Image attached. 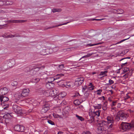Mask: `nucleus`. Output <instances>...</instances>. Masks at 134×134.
I'll use <instances>...</instances> for the list:
<instances>
[{"instance_id": "26", "label": "nucleus", "mask_w": 134, "mask_h": 134, "mask_svg": "<svg viewBox=\"0 0 134 134\" xmlns=\"http://www.w3.org/2000/svg\"><path fill=\"white\" fill-rule=\"evenodd\" d=\"M101 112V110H98V111H94L93 112V114L94 115L97 116H99L100 115V114Z\"/></svg>"}, {"instance_id": "62", "label": "nucleus", "mask_w": 134, "mask_h": 134, "mask_svg": "<svg viewBox=\"0 0 134 134\" xmlns=\"http://www.w3.org/2000/svg\"><path fill=\"white\" fill-rule=\"evenodd\" d=\"M101 19H94L92 20H97V21H99Z\"/></svg>"}, {"instance_id": "57", "label": "nucleus", "mask_w": 134, "mask_h": 134, "mask_svg": "<svg viewBox=\"0 0 134 134\" xmlns=\"http://www.w3.org/2000/svg\"><path fill=\"white\" fill-rule=\"evenodd\" d=\"M113 123H111V125H110L109 127H108V128L109 129L113 127Z\"/></svg>"}, {"instance_id": "42", "label": "nucleus", "mask_w": 134, "mask_h": 134, "mask_svg": "<svg viewBox=\"0 0 134 134\" xmlns=\"http://www.w3.org/2000/svg\"><path fill=\"white\" fill-rule=\"evenodd\" d=\"M117 104V102L116 101H113L111 104V106L112 107H113V106H114L116 105Z\"/></svg>"}, {"instance_id": "30", "label": "nucleus", "mask_w": 134, "mask_h": 134, "mask_svg": "<svg viewBox=\"0 0 134 134\" xmlns=\"http://www.w3.org/2000/svg\"><path fill=\"white\" fill-rule=\"evenodd\" d=\"M88 54L87 55H85L83 56V57H82L79 60H80L81 59H82L84 58H86L88 57L91 56L92 54Z\"/></svg>"}, {"instance_id": "28", "label": "nucleus", "mask_w": 134, "mask_h": 134, "mask_svg": "<svg viewBox=\"0 0 134 134\" xmlns=\"http://www.w3.org/2000/svg\"><path fill=\"white\" fill-rule=\"evenodd\" d=\"M94 117L93 116H91L90 119L88 120V123H92L94 121Z\"/></svg>"}, {"instance_id": "55", "label": "nucleus", "mask_w": 134, "mask_h": 134, "mask_svg": "<svg viewBox=\"0 0 134 134\" xmlns=\"http://www.w3.org/2000/svg\"><path fill=\"white\" fill-rule=\"evenodd\" d=\"M77 108L78 109H83V106L82 105H80L79 107L78 108Z\"/></svg>"}, {"instance_id": "56", "label": "nucleus", "mask_w": 134, "mask_h": 134, "mask_svg": "<svg viewBox=\"0 0 134 134\" xmlns=\"http://www.w3.org/2000/svg\"><path fill=\"white\" fill-rule=\"evenodd\" d=\"M102 99L103 100H105V97L104 96H102L101 97H99L98 98L100 100H102Z\"/></svg>"}, {"instance_id": "9", "label": "nucleus", "mask_w": 134, "mask_h": 134, "mask_svg": "<svg viewBox=\"0 0 134 134\" xmlns=\"http://www.w3.org/2000/svg\"><path fill=\"white\" fill-rule=\"evenodd\" d=\"M24 126L20 125H15L14 127V130L15 131L21 132H24Z\"/></svg>"}, {"instance_id": "27", "label": "nucleus", "mask_w": 134, "mask_h": 134, "mask_svg": "<svg viewBox=\"0 0 134 134\" xmlns=\"http://www.w3.org/2000/svg\"><path fill=\"white\" fill-rule=\"evenodd\" d=\"M84 80V78L82 77L77 78L76 80L77 81H78L80 82L81 83H82L83 82Z\"/></svg>"}, {"instance_id": "46", "label": "nucleus", "mask_w": 134, "mask_h": 134, "mask_svg": "<svg viewBox=\"0 0 134 134\" xmlns=\"http://www.w3.org/2000/svg\"><path fill=\"white\" fill-rule=\"evenodd\" d=\"M31 69V68L27 67L25 69V71L26 72H28L29 71L30 72V71Z\"/></svg>"}, {"instance_id": "14", "label": "nucleus", "mask_w": 134, "mask_h": 134, "mask_svg": "<svg viewBox=\"0 0 134 134\" xmlns=\"http://www.w3.org/2000/svg\"><path fill=\"white\" fill-rule=\"evenodd\" d=\"M8 23H24L26 21V20H10L7 21Z\"/></svg>"}, {"instance_id": "59", "label": "nucleus", "mask_w": 134, "mask_h": 134, "mask_svg": "<svg viewBox=\"0 0 134 134\" xmlns=\"http://www.w3.org/2000/svg\"><path fill=\"white\" fill-rule=\"evenodd\" d=\"M112 29L111 28H109L107 29V32H110V31H111L112 30Z\"/></svg>"}, {"instance_id": "64", "label": "nucleus", "mask_w": 134, "mask_h": 134, "mask_svg": "<svg viewBox=\"0 0 134 134\" xmlns=\"http://www.w3.org/2000/svg\"><path fill=\"white\" fill-rule=\"evenodd\" d=\"M53 116L55 118H58V117L55 114H53Z\"/></svg>"}, {"instance_id": "47", "label": "nucleus", "mask_w": 134, "mask_h": 134, "mask_svg": "<svg viewBox=\"0 0 134 134\" xmlns=\"http://www.w3.org/2000/svg\"><path fill=\"white\" fill-rule=\"evenodd\" d=\"M48 122L49 124L52 125H54L55 124L54 122L51 120H49L48 121Z\"/></svg>"}, {"instance_id": "25", "label": "nucleus", "mask_w": 134, "mask_h": 134, "mask_svg": "<svg viewBox=\"0 0 134 134\" xmlns=\"http://www.w3.org/2000/svg\"><path fill=\"white\" fill-rule=\"evenodd\" d=\"M37 74L39 76L41 77V79H44V77L43 76L44 75H46L45 74H44L43 72H38L37 73Z\"/></svg>"}, {"instance_id": "16", "label": "nucleus", "mask_w": 134, "mask_h": 134, "mask_svg": "<svg viewBox=\"0 0 134 134\" xmlns=\"http://www.w3.org/2000/svg\"><path fill=\"white\" fill-rule=\"evenodd\" d=\"M9 99L7 97L0 96V100L2 103H4V102L8 101Z\"/></svg>"}, {"instance_id": "4", "label": "nucleus", "mask_w": 134, "mask_h": 134, "mask_svg": "<svg viewBox=\"0 0 134 134\" xmlns=\"http://www.w3.org/2000/svg\"><path fill=\"white\" fill-rule=\"evenodd\" d=\"M97 132L98 133L102 134H107L108 132L107 129L106 127L100 126H99L97 128Z\"/></svg>"}, {"instance_id": "61", "label": "nucleus", "mask_w": 134, "mask_h": 134, "mask_svg": "<svg viewBox=\"0 0 134 134\" xmlns=\"http://www.w3.org/2000/svg\"><path fill=\"white\" fill-rule=\"evenodd\" d=\"M63 133V132L62 131H59L58 132L57 134H62Z\"/></svg>"}, {"instance_id": "29", "label": "nucleus", "mask_w": 134, "mask_h": 134, "mask_svg": "<svg viewBox=\"0 0 134 134\" xmlns=\"http://www.w3.org/2000/svg\"><path fill=\"white\" fill-rule=\"evenodd\" d=\"M64 68V65L63 64H62L59 65L57 67V69L58 70H60L63 69Z\"/></svg>"}, {"instance_id": "20", "label": "nucleus", "mask_w": 134, "mask_h": 134, "mask_svg": "<svg viewBox=\"0 0 134 134\" xmlns=\"http://www.w3.org/2000/svg\"><path fill=\"white\" fill-rule=\"evenodd\" d=\"M39 70V68H35L34 69H32L31 68V69L30 71V74L31 75H34L36 73L37 71Z\"/></svg>"}, {"instance_id": "48", "label": "nucleus", "mask_w": 134, "mask_h": 134, "mask_svg": "<svg viewBox=\"0 0 134 134\" xmlns=\"http://www.w3.org/2000/svg\"><path fill=\"white\" fill-rule=\"evenodd\" d=\"M99 44V43H95L93 44H92L91 43L88 44H87V45L89 46H94L98 45Z\"/></svg>"}, {"instance_id": "51", "label": "nucleus", "mask_w": 134, "mask_h": 134, "mask_svg": "<svg viewBox=\"0 0 134 134\" xmlns=\"http://www.w3.org/2000/svg\"><path fill=\"white\" fill-rule=\"evenodd\" d=\"M130 58H131V57H126V58H122L119 61L120 62H121V61L123 60H126L127 59H130Z\"/></svg>"}, {"instance_id": "35", "label": "nucleus", "mask_w": 134, "mask_h": 134, "mask_svg": "<svg viewBox=\"0 0 134 134\" xmlns=\"http://www.w3.org/2000/svg\"><path fill=\"white\" fill-rule=\"evenodd\" d=\"M129 68L127 67H125L123 68V71L124 73H126L129 71Z\"/></svg>"}, {"instance_id": "32", "label": "nucleus", "mask_w": 134, "mask_h": 134, "mask_svg": "<svg viewBox=\"0 0 134 134\" xmlns=\"http://www.w3.org/2000/svg\"><path fill=\"white\" fill-rule=\"evenodd\" d=\"M74 103L76 105H79L81 104V102L78 100H74Z\"/></svg>"}, {"instance_id": "21", "label": "nucleus", "mask_w": 134, "mask_h": 134, "mask_svg": "<svg viewBox=\"0 0 134 134\" xmlns=\"http://www.w3.org/2000/svg\"><path fill=\"white\" fill-rule=\"evenodd\" d=\"M2 37L4 38H12L15 36H17V35H16V34L15 35H13L12 34H3L2 35Z\"/></svg>"}, {"instance_id": "40", "label": "nucleus", "mask_w": 134, "mask_h": 134, "mask_svg": "<svg viewBox=\"0 0 134 134\" xmlns=\"http://www.w3.org/2000/svg\"><path fill=\"white\" fill-rule=\"evenodd\" d=\"M129 94V93L126 94V96L124 97V99L125 100H127L130 97V96L128 95Z\"/></svg>"}, {"instance_id": "19", "label": "nucleus", "mask_w": 134, "mask_h": 134, "mask_svg": "<svg viewBox=\"0 0 134 134\" xmlns=\"http://www.w3.org/2000/svg\"><path fill=\"white\" fill-rule=\"evenodd\" d=\"M15 60L14 59L9 60V62L8 63V65L10 67H12L15 65Z\"/></svg>"}, {"instance_id": "49", "label": "nucleus", "mask_w": 134, "mask_h": 134, "mask_svg": "<svg viewBox=\"0 0 134 134\" xmlns=\"http://www.w3.org/2000/svg\"><path fill=\"white\" fill-rule=\"evenodd\" d=\"M94 86H90L88 88V90L90 91L94 89Z\"/></svg>"}, {"instance_id": "41", "label": "nucleus", "mask_w": 134, "mask_h": 134, "mask_svg": "<svg viewBox=\"0 0 134 134\" xmlns=\"http://www.w3.org/2000/svg\"><path fill=\"white\" fill-rule=\"evenodd\" d=\"M68 23H69V22H68L67 23H65V24H60V25H55V26H53L52 27H50L49 28V29H50V28H52V27H57L58 26H61L62 25H66V24H67Z\"/></svg>"}, {"instance_id": "58", "label": "nucleus", "mask_w": 134, "mask_h": 134, "mask_svg": "<svg viewBox=\"0 0 134 134\" xmlns=\"http://www.w3.org/2000/svg\"><path fill=\"white\" fill-rule=\"evenodd\" d=\"M87 87L86 86H84L82 88V90H83L84 91H85V90L87 88Z\"/></svg>"}, {"instance_id": "60", "label": "nucleus", "mask_w": 134, "mask_h": 134, "mask_svg": "<svg viewBox=\"0 0 134 134\" xmlns=\"http://www.w3.org/2000/svg\"><path fill=\"white\" fill-rule=\"evenodd\" d=\"M80 95L79 94V93H77L75 94V96H74V97H77V96H80Z\"/></svg>"}, {"instance_id": "53", "label": "nucleus", "mask_w": 134, "mask_h": 134, "mask_svg": "<svg viewBox=\"0 0 134 134\" xmlns=\"http://www.w3.org/2000/svg\"><path fill=\"white\" fill-rule=\"evenodd\" d=\"M33 80H34L35 82H37L40 81V79L38 78H35L33 79Z\"/></svg>"}, {"instance_id": "43", "label": "nucleus", "mask_w": 134, "mask_h": 134, "mask_svg": "<svg viewBox=\"0 0 134 134\" xmlns=\"http://www.w3.org/2000/svg\"><path fill=\"white\" fill-rule=\"evenodd\" d=\"M102 90L101 89H99L98 90L96 91V92H97V94L98 95H100V93L102 92Z\"/></svg>"}, {"instance_id": "23", "label": "nucleus", "mask_w": 134, "mask_h": 134, "mask_svg": "<svg viewBox=\"0 0 134 134\" xmlns=\"http://www.w3.org/2000/svg\"><path fill=\"white\" fill-rule=\"evenodd\" d=\"M108 73L107 71H101L99 74L98 75V76H103L102 77H101L99 78H101L102 77H103L104 76H107V75L106 74Z\"/></svg>"}, {"instance_id": "17", "label": "nucleus", "mask_w": 134, "mask_h": 134, "mask_svg": "<svg viewBox=\"0 0 134 134\" xmlns=\"http://www.w3.org/2000/svg\"><path fill=\"white\" fill-rule=\"evenodd\" d=\"M107 122L108 123H114V120L113 119V117L111 115L107 117Z\"/></svg>"}, {"instance_id": "31", "label": "nucleus", "mask_w": 134, "mask_h": 134, "mask_svg": "<svg viewBox=\"0 0 134 134\" xmlns=\"http://www.w3.org/2000/svg\"><path fill=\"white\" fill-rule=\"evenodd\" d=\"M62 9H54L52 10V12L53 13H55L57 12H60L61 11Z\"/></svg>"}, {"instance_id": "36", "label": "nucleus", "mask_w": 134, "mask_h": 134, "mask_svg": "<svg viewBox=\"0 0 134 134\" xmlns=\"http://www.w3.org/2000/svg\"><path fill=\"white\" fill-rule=\"evenodd\" d=\"M76 116L81 121H83L84 120V119L82 116H79L77 115H76Z\"/></svg>"}, {"instance_id": "22", "label": "nucleus", "mask_w": 134, "mask_h": 134, "mask_svg": "<svg viewBox=\"0 0 134 134\" xmlns=\"http://www.w3.org/2000/svg\"><path fill=\"white\" fill-rule=\"evenodd\" d=\"M134 36V35H132V36ZM131 36H130L129 35H125L124 36V37L126 38H125L124 39H123L122 40H121V41L119 42H118V43H117V44L120 43H121L122 42H123V41L129 38Z\"/></svg>"}, {"instance_id": "52", "label": "nucleus", "mask_w": 134, "mask_h": 134, "mask_svg": "<svg viewBox=\"0 0 134 134\" xmlns=\"http://www.w3.org/2000/svg\"><path fill=\"white\" fill-rule=\"evenodd\" d=\"M109 83L108 84L109 85H111L113 84L114 83L113 81L111 79H110L109 80Z\"/></svg>"}, {"instance_id": "34", "label": "nucleus", "mask_w": 134, "mask_h": 134, "mask_svg": "<svg viewBox=\"0 0 134 134\" xmlns=\"http://www.w3.org/2000/svg\"><path fill=\"white\" fill-rule=\"evenodd\" d=\"M123 60L124 61H123L121 62V64L122 65L121 66H123L124 65L127 63V60Z\"/></svg>"}, {"instance_id": "54", "label": "nucleus", "mask_w": 134, "mask_h": 134, "mask_svg": "<svg viewBox=\"0 0 134 134\" xmlns=\"http://www.w3.org/2000/svg\"><path fill=\"white\" fill-rule=\"evenodd\" d=\"M130 124L131 126V128L132 127H134V121H132Z\"/></svg>"}, {"instance_id": "5", "label": "nucleus", "mask_w": 134, "mask_h": 134, "mask_svg": "<svg viewBox=\"0 0 134 134\" xmlns=\"http://www.w3.org/2000/svg\"><path fill=\"white\" fill-rule=\"evenodd\" d=\"M13 108L14 111L16 114H21L22 113V111L21 108L16 105L13 106Z\"/></svg>"}, {"instance_id": "33", "label": "nucleus", "mask_w": 134, "mask_h": 134, "mask_svg": "<svg viewBox=\"0 0 134 134\" xmlns=\"http://www.w3.org/2000/svg\"><path fill=\"white\" fill-rule=\"evenodd\" d=\"M102 107V104H98L97 105L94 107V108L96 109H100Z\"/></svg>"}, {"instance_id": "7", "label": "nucleus", "mask_w": 134, "mask_h": 134, "mask_svg": "<svg viewBox=\"0 0 134 134\" xmlns=\"http://www.w3.org/2000/svg\"><path fill=\"white\" fill-rule=\"evenodd\" d=\"M52 49H43L40 52V54L42 55H45L51 54L52 53Z\"/></svg>"}, {"instance_id": "2", "label": "nucleus", "mask_w": 134, "mask_h": 134, "mask_svg": "<svg viewBox=\"0 0 134 134\" xmlns=\"http://www.w3.org/2000/svg\"><path fill=\"white\" fill-rule=\"evenodd\" d=\"M131 125L130 123L123 122L121 124L120 126L121 131L122 132L127 131L131 128Z\"/></svg>"}, {"instance_id": "6", "label": "nucleus", "mask_w": 134, "mask_h": 134, "mask_svg": "<svg viewBox=\"0 0 134 134\" xmlns=\"http://www.w3.org/2000/svg\"><path fill=\"white\" fill-rule=\"evenodd\" d=\"M8 105H7V106L4 108V109L5 110L4 111V114L5 116L7 117V118H10L11 117H12L11 115L12 113L10 110L8 109Z\"/></svg>"}, {"instance_id": "10", "label": "nucleus", "mask_w": 134, "mask_h": 134, "mask_svg": "<svg viewBox=\"0 0 134 134\" xmlns=\"http://www.w3.org/2000/svg\"><path fill=\"white\" fill-rule=\"evenodd\" d=\"M49 105L47 103L43 107V108L41 110V112L42 114L46 113L47 111L49 109Z\"/></svg>"}, {"instance_id": "13", "label": "nucleus", "mask_w": 134, "mask_h": 134, "mask_svg": "<svg viewBox=\"0 0 134 134\" xmlns=\"http://www.w3.org/2000/svg\"><path fill=\"white\" fill-rule=\"evenodd\" d=\"M30 90L28 89H24L22 92L21 94L23 97L27 96L29 94Z\"/></svg>"}, {"instance_id": "38", "label": "nucleus", "mask_w": 134, "mask_h": 134, "mask_svg": "<svg viewBox=\"0 0 134 134\" xmlns=\"http://www.w3.org/2000/svg\"><path fill=\"white\" fill-rule=\"evenodd\" d=\"M82 83L78 81H77L75 80V83L77 86H79L81 85Z\"/></svg>"}, {"instance_id": "63", "label": "nucleus", "mask_w": 134, "mask_h": 134, "mask_svg": "<svg viewBox=\"0 0 134 134\" xmlns=\"http://www.w3.org/2000/svg\"><path fill=\"white\" fill-rule=\"evenodd\" d=\"M93 86V84H92V83H89V86L90 87V86Z\"/></svg>"}, {"instance_id": "50", "label": "nucleus", "mask_w": 134, "mask_h": 134, "mask_svg": "<svg viewBox=\"0 0 134 134\" xmlns=\"http://www.w3.org/2000/svg\"><path fill=\"white\" fill-rule=\"evenodd\" d=\"M96 31L93 30H91L88 31V33H96Z\"/></svg>"}, {"instance_id": "37", "label": "nucleus", "mask_w": 134, "mask_h": 134, "mask_svg": "<svg viewBox=\"0 0 134 134\" xmlns=\"http://www.w3.org/2000/svg\"><path fill=\"white\" fill-rule=\"evenodd\" d=\"M107 108V107L106 104H104L102 106V109L103 110H106Z\"/></svg>"}, {"instance_id": "18", "label": "nucleus", "mask_w": 134, "mask_h": 134, "mask_svg": "<svg viewBox=\"0 0 134 134\" xmlns=\"http://www.w3.org/2000/svg\"><path fill=\"white\" fill-rule=\"evenodd\" d=\"M54 85V83L51 82H49V81H48V82L46 83V86L47 88L51 89L53 87Z\"/></svg>"}, {"instance_id": "45", "label": "nucleus", "mask_w": 134, "mask_h": 134, "mask_svg": "<svg viewBox=\"0 0 134 134\" xmlns=\"http://www.w3.org/2000/svg\"><path fill=\"white\" fill-rule=\"evenodd\" d=\"M81 134H91L90 132L88 131H85Z\"/></svg>"}, {"instance_id": "12", "label": "nucleus", "mask_w": 134, "mask_h": 134, "mask_svg": "<svg viewBox=\"0 0 134 134\" xmlns=\"http://www.w3.org/2000/svg\"><path fill=\"white\" fill-rule=\"evenodd\" d=\"M108 124L107 122L104 121H100L98 123V126L103 127H106L107 129L108 128Z\"/></svg>"}, {"instance_id": "44", "label": "nucleus", "mask_w": 134, "mask_h": 134, "mask_svg": "<svg viewBox=\"0 0 134 134\" xmlns=\"http://www.w3.org/2000/svg\"><path fill=\"white\" fill-rule=\"evenodd\" d=\"M129 111L131 115H133L134 117V111L130 109L129 110Z\"/></svg>"}, {"instance_id": "3", "label": "nucleus", "mask_w": 134, "mask_h": 134, "mask_svg": "<svg viewBox=\"0 0 134 134\" xmlns=\"http://www.w3.org/2000/svg\"><path fill=\"white\" fill-rule=\"evenodd\" d=\"M127 115L122 111H119L116 116L115 119L116 121H119L122 120L123 119L127 118Z\"/></svg>"}, {"instance_id": "15", "label": "nucleus", "mask_w": 134, "mask_h": 134, "mask_svg": "<svg viewBox=\"0 0 134 134\" xmlns=\"http://www.w3.org/2000/svg\"><path fill=\"white\" fill-rule=\"evenodd\" d=\"M64 76V75L63 74H58L57 75V76L55 77H50L49 79H52V80L50 82H53V81L55 80H57L60 78V77L62 76Z\"/></svg>"}, {"instance_id": "1", "label": "nucleus", "mask_w": 134, "mask_h": 134, "mask_svg": "<svg viewBox=\"0 0 134 134\" xmlns=\"http://www.w3.org/2000/svg\"><path fill=\"white\" fill-rule=\"evenodd\" d=\"M59 92V90L58 89L54 88L45 91L44 94L46 96H53L58 94Z\"/></svg>"}, {"instance_id": "39", "label": "nucleus", "mask_w": 134, "mask_h": 134, "mask_svg": "<svg viewBox=\"0 0 134 134\" xmlns=\"http://www.w3.org/2000/svg\"><path fill=\"white\" fill-rule=\"evenodd\" d=\"M17 82L16 81H14L12 82L11 85L12 86H15L17 85Z\"/></svg>"}, {"instance_id": "8", "label": "nucleus", "mask_w": 134, "mask_h": 134, "mask_svg": "<svg viewBox=\"0 0 134 134\" xmlns=\"http://www.w3.org/2000/svg\"><path fill=\"white\" fill-rule=\"evenodd\" d=\"M7 0H0V5H12L13 3L12 0L6 1Z\"/></svg>"}, {"instance_id": "24", "label": "nucleus", "mask_w": 134, "mask_h": 134, "mask_svg": "<svg viewBox=\"0 0 134 134\" xmlns=\"http://www.w3.org/2000/svg\"><path fill=\"white\" fill-rule=\"evenodd\" d=\"M14 97L18 99H21L23 97L21 93V94L19 93L15 94L14 95Z\"/></svg>"}, {"instance_id": "11", "label": "nucleus", "mask_w": 134, "mask_h": 134, "mask_svg": "<svg viewBox=\"0 0 134 134\" xmlns=\"http://www.w3.org/2000/svg\"><path fill=\"white\" fill-rule=\"evenodd\" d=\"M9 90L6 87L2 88L0 89V96H3L8 93Z\"/></svg>"}]
</instances>
